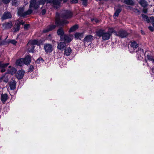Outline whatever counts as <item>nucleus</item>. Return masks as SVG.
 Returning a JSON list of instances; mask_svg holds the SVG:
<instances>
[{"label": "nucleus", "instance_id": "1", "mask_svg": "<svg viewBox=\"0 0 154 154\" xmlns=\"http://www.w3.org/2000/svg\"><path fill=\"white\" fill-rule=\"evenodd\" d=\"M62 0H38L39 5H43L46 2L47 5H51L54 8H57L60 6Z\"/></svg>", "mask_w": 154, "mask_h": 154}, {"label": "nucleus", "instance_id": "2", "mask_svg": "<svg viewBox=\"0 0 154 154\" xmlns=\"http://www.w3.org/2000/svg\"><path fill=\"white\" fill-rule=\"evenodd\" d=\"M96 35L99 37H102V39L106 40L109 39L111 34L107 32H105L103 29H100L97 32Z\"/></svg>", "mask_w": 154, "mask_h": 154}, {"label": "nucleus", "instance_id": "3", "mask_svg": "<svg viewBox=\"0 0 154 154\" xmlns=\"http://www.w3.org/2000/svg\"><path fill=\"white\" fill-rule=\"evenodd\" d=\"M39 45V42H38L36 40H33L29 41L27 44V46L29 47V52H33L34 48V45Z\"/></svg>", "mask_w": 154, "mask_h": 154}, {"label": "nucleus", "instance_id": "4", "mask_svg": "<svg viewBox=\"0 0 154 154\" xmlns=\"http://www.w3.org/2000/svg\"><path fill=\"white\" fill-rule=\"evenodd\" d=\"M24 9L23 8H20L18 9L17 13L20 17H24L26 15L30 14L32 12V10L29 9L27 11L24 12Z\"/></svg>", "mask_w": 154, "mask_h": 154}, {"label": "nucleus", "instance_id": "5", "mask_svg": "<svg viewBox=\"0 0 154 154\" xmlns=\"http://www.w3.org/2000/svg\"><path fill=\"white\" fill-rule=\"evenodd\" d=\"M30 5L29 9H37L39 7V5L38 2H37L36 0H31L29 2Z\"/></svg>", "mask_w": 154, "mask_h": 154}, {"label": "nucleus", "instance_id": "6", "mask_svg": "<svg viewBox=\"0 0 154 154\" xmlns=\"http://www.w3.org/2000/svg\"><path fill=\"white\" fill-rule=\"evenodd\" d=\"M72 37V35H64L63 36H61L60 39L61 41H63L65 43H69L71 41Z\"/></svg>", "mask_w": 154, "mask_h": 154}, {"label": "nucleus", "instance_id": "7", "mask_svg": "<svg viewBox=\"0 0 154 154\" xmlns=\"http://www.w3.org/2000/svg\"><path fill=\"white\" fill-rule=\"evenodd\" d=\"M94 37L91 35H89L86 36L83 39V42L85 45H88V43L91 42H92L94 39Z\"/></svg>", "mask_w": 154, "mask_h": 154}, {"label": "nucleus", "instance_id": "8", "mask_svg": "<svg viewBox=\"0 0 154 154\" xmlns=\"http://www.w3.org/2000/svg\"><path fill=\"white\" fill-rule=\"evenodd\" d=\"M24 23V22L21 19L17 20L15 23V26L14 27V31L17 32L19 31L20 29V25H23Z\"/></svg>", "mask_w": 154, "mask_h": 154}, {"label": "nucleus", "instance_id": "9", "mask_svg": "<svg viewBox=\"0 0 154 154\" xmlns=\"http://www.w3.org/2000/svg\"><path fill=\"white\" fill-rule=\"evenodd\" d=\"M128 35V34L127 32L124 30H120L118 32L116 33V35L122 38L126 37Z\"/></svg>", "mask_w": 154, "mask_h": 154}, {"label": "nucleus", "instance_id": "10", "mask_svg": "<svg viewBox=\"0 0 154 154\" xmlns=\"http://www.w3.org/2000/svg\"><path fill=\"white\" fill-rule=\"evenodd\" d=\"M72 16L71 11L68 10H65L63 12V17L64 18H69Z\"/></svg>", "mask_w": 154, "mask_h": 154}, {"label": "nucleus", "instance_id": "11", "mask_svg": "<svg viewBox=\"0 0 154 154\" xmlns=\"http://www.w3.org/2000/svg\"><path fill=\"white\" fill-rule=\"evenodd\" d=\"M44 48L46 52L50 53L52 51V47L51 45L46 44L44 45Z\"/></svg>", "mask_w": 154, "mask_h": 154}, {"label": "nucleus", "instance_id": "12", "mask_svg": "<svg viewBox=\"0 0 154 154\" xmlns=\"http://www.w3.org/2000/svg\"><path fill=\"white\" fill-rule=\"evenodd\" d=\"M25 72L23 70H20L18 71L17 72L16 76L19 79H21L23 77Z\"/></svg>", "mask_w": 154, "mask_h": 154}, {"label": "nucleus", "instance_id": "13", "mask_svg": "<svg viewBox=\"0 0 154 154\" xmlns=\"http://www.w3.org/2000/svg\"><path fill=\"white\" fill-rule=\"evenodd\" d=\"M56 23L57 25H63L64 24H67L68 22L66 20H63L60 21L59 19L57 18L56 20Z\"/></svg>", "mask_w": 154, "mask_h": 154}, {"label": "nucleus", "instance_id": "14", "mask_svg": "<svg viewBox=\"0 0 154 154\" xmlns=\"http://www.w3.org/2000/svg\"><path fill=\"white\" fill-rule=\"evenodd\" d=\"M56 27L55 25H51L48 26L43 31L44 33H46L51 31L54 29Z\"/></svg>", "mask_w": 154, "mask_h": 154}, {"label": "nucleus", "instance_id": "15", "mask_svg": "<svg viewBox=\"0 0 154 154\" xmlns=\"http://www.w3.org/2000/svg\"><path fill=\"white\" fill-rule=\"evenodd\" d=\"M9 64V63H3L2 62H0V68L1 69V72H3L5 71V68L7 67Z\"/></svg>", "mask_w": 154, "mask_h": 154}, {"label": "nucleus", "instance_id": "16", "mask_svg": "<svg viewBox=\"0 0 154 154\" xmlns=\"http://www.w3.org/2000/svg\"><path fill=\"white\" fill-rule=\"evenodd\" d=\"M11 15L10 12H5L3 15L2 19V20H5L11 18Z\"/></svg>", "mask_w": 154, "mask_h": 154}, {"label": "nucleus", "instance_id": "17", "mask_svg": "<svg viewBox=\"0 0 154 154\" xmlns=\"http://www.w3.org/2000/svg\"><path fill=\"white\" fill-rule=\"evenodd\" d=\"M66 46L65 42H61L58 43L57 48L58 49L63 51Z\"/></svg>", "mask_w": 154, "mask_h": 154}, {"label": "nucleus", "instance_id": "18", "mask_svg": "<svg viewBox=\"0 0 154 154\" xmlns=\"http://www.w3.org/2000/svg\"><path fill=\"white\" fill-rule=\"evenodd\" d=\"M72 52V50L69 47L65 48L64 51V54L66 56H69Z\"/></svg>", "mask_w": 154, "mask_h": 154}, {"label": "nucleus", "instance_id": "19", "mask_svg": "<svg viewBox=\"0 0 154 154\" xmlns=\"http://www.w3.org/2000/svg\"><path fill=\"white\" fill-rule=\"evenodd\" d=\"M3 27L5 29H8L11 28L12 24L11 22H6L2 24Z\"/></svg>", "mask_w": 154, "mask_h": 154}, {"label": "nucleus", "instance_id": "20", "mask_svg": "<svg viewBox=\"0 0 154 154\" xmlns=\"http://www.w3.org/2000/svg\"><path fill=\"white\" fill-rule=\"evenodd\" d=\"M24 64L28 65L31 62V57L29 55H27L25 58H23Z\"/></svg>", "mask_w": 154, "mask_h": 154}, {"label": "nucleus", "instance_id": "21", "mask_svg": "<svg viewBox=\"0 0 154 154\" xmlns=\"http://www.w3.org/2000/svg\"><path fill=\"white\" fill-rule=\"evenodd\" d=\"M17 71L16 69L14 67L11 68V66H9V69L8 70V73L13 75Z\"/></svg>", "mask_w": 154, "mask_h": 154}, {"label": "nucleus", "instance_id": "22", "mask_svg": "<svg viewBox=\"0 0 154 154\" xmlns=\"http://www.w3.org/2000/svg\"><path fill=\"white\" fill-rule=\"evenodd\" d=\"M16 84V82L14 80H13L10 82L9 85L11 90H14L15 89Z\"/></svg>", "mask_w": 154, "mask_h": 154}, {"label": "nucleus", "instance_id": "23", "mask_svg": "<svg viewBox=\"0 0 154 154\" xmlns=\"http://www.w3.org/2000/svg\"><path fill=\"white\" fill-rule=\"evenodd\" d=\"M8 98V96L6 94H2L1 95V99L3 103H4Z\"/></svg>", "mask_w": 154, "mask_h": 154}, {"label": "nucleus", "instance_id": "24", "mask_svg": "<svg viewBox=\"0 0 154 154\" xmlns=\"http://www.w3.org/2000/svg\"><path fill=\"white\" fill-rule=\"evenodd\" d=\"M24 59L23 58H22L20 59L17 60L16 62V64L17 65L21 66L24 64Z\"/></svg>", "mask_w": 154, "mask_h": 154}, {"label": "nucleus", "instance_id": "25", "mask_svg": "<svg viewBox=\"0 0 154 154\" xmlns=\"http://www.w3.org/2000/svg\"><path fill=\"white\" fill-rule=\"evenodd\" d=\"M130 45L131 47L133 48L134 50L136 49L138 46V45L135 41L131 42Z\"/></svg>", "mask_w": 154, "mask_h": 154}, {"label": "nucleus", "instance_id": "26", "mask_svg": "<svg viewBox=\"0 0 154 154\" xmlns=\"http://www.w3.org/2000/svg\"><path fill=\"white\" fill-rule=\"evenodd\" d=\"M139 3L144 8L146 7L148 5L147 2L145 0H140Z\"/></svg>", "mask_w": 154, "mask_h": 154}, {"label": "nucleus", "instance_id": "27", "mask_svg": "<svg viewBox=\"0 0 154 154\" xmlns=\"http://www.w3.org/2000/svg\"><path fill=\"white\" fill-rule=\"evenodd\" d=\"M124 2L128 5H134V2L133 0H124Z\"/></svg>", "mask_w": 154, "mask_h": 154}, {"label": "nucleus", "instance_id": "28", "mask_svg": "<svg viewBox=\"0 0 154 154\" xmlns=\"http://www.w3.org/2000/svg\"><path fill=\"white\" fill-rule=\"evenodd\" d=\"M64 31L63 29L61 28H59L57 31V33L58 35H60V37L62 36H63Z\"/></svg>", "mask_w": 154, "mask_h": 154}, {"label": "nucleus", "instance_id": "29", "mask_svg": "<svg viewBox=\"0 0 154 154\" xmlns=\"http://www.w3.org/2000/svg\"><path fill=\"white\" fill-rule=\"evenodd\" d=\"M75 38H76L78 39L82 38L83 36V34L79 32H76L74 34Z\"/></svg>", "mask_w": 154, "mask_h": 154}, {"label": "nucleus", "instance_id": "30", "mask_svg": "<svg viewBox=\"0 0 154 154\" xmlns=\"http://www.w3.org/2000/svg\"><path fill=\"white\" fill-rule=\"evenodd\" d=\"M141 16L142 17L144 20L147 21L148 23H149L150 22V18L149 19L147 16L143 14H141Z\"/></svg>", "mask_w": 154, "mask_h": 154}, {"label": "nucleus", "instance_id": "31", "mask_svg": "<svg viewBox=\"0 0 154 154\" xmlns=\"http://www.w3.org/2000/svg\"><path fill=\"white\" fill-rule=\"evenodd\" d=\"M78 28V26L77 25H75L72 27L69 30V32H73L76 29H77Z\"/></svg>", "mask_w": 154, "mask_h": 154}, {"label": "nucleus", "instance_id": "32", "mask_svg": "<svg viewBox=\"0 0 154 154\" xmlns=\"http://www.w3.org/2000/svg\"><path fill=\"white\" fill-rule=\"evenodd\" d=\"M20 0H12V5L15 6H17L19 4Z\"/></svg>", "mask_w": 154, "mask_h": 154}, {"label": "nucleus", "instance_id": "33", "mask_svg": "<svg viewBox=\"0 0 154 154\" xmlns=\"http://www.w3.org/2000/svg\"><path fill=\"white\" fill-rule=\"evenodd\" d=\"M126 7H127V9H128V8H129L131 10H133L134 12L136 13H138V14L140 13V11L139 10L137 9L134 8L132 7L129 6H126Z\"/></svg>", "mask_w": 154, "mask_h": 154}, {"label": "nucleus", "instance_id": "34", "mask_svg": "<svg viewBox=\"0 0 154 154\" xmlns=\"http://www.w3.org/2000/svg\"><path fill=\"white\" fill-rule=\"evenodd\" d=\"M107 32L109 33L110 34H111V35L112 33L113 32L115 33L116 35V33H117L116 31L114 30V29L112 27L109 28L108 31Z\"/></svg>", "mask_w": 154, "mask_h": 154}, {"label": "nucleus", "instance_id": "35", "mask_svg": "<svg viewBox=\"0 0 154 154\" xmlns=\"http://www.w3.org/2000/svg\"><path fill=\"white\" fill-rule=\"evenodd\" d=\"M121 11V10L120 9H117L114 15V17H116L118 16L119 13Z\"/></svg>", "mask_w": 154, "mask_h": 154}, {"label": "nucleus", "instance_id": "36", "mask_svg": "<svg viewBox=\"0 0 154 154\" xmlns=\"http://www.w3.org/2000/svg\"><path fill=\"white\" fill-rule=\"evenodd\" d=\"M147 58L148 60L150 61H151L152 62L153 64V61H154V59H153V57L151 56L150 55H147Z\"/></svg>", "mask_w": 154, "mask_h": 154}, {"label": "nucleus", "instance_id": "37", "mask_svg": "<svg viewBox=\"0 0 154 154\" xmlns=\"http://www.w3.org/2000/svg\"><path fill=\"white\" fill-rule=\"evenodd\" d=\"M43 59L42 58H41L38 59L36 61V62L37 63H41L43 62Z\"/></svg>", "mask_w": 154, "mask_h": 154}, {"label": "nucleus", "instance_id": "38", "mask_svg": "<svg viewBox=\"0 0 154 154\" xmlns=\"http://www.w3.org/2000/svg\"><path fill=\"white\" fill-rule=\"evenodd\" d=\"M150 22L152 23L153 27H154V17H150Z\"/></svg>", "mask_w": 154, "mask_h": 154}, {"label": "nucleus", "instance_id": "39", "mask_svg": "<svg viewBox=\"0 0 154 154\" xmlns=\"http://www.w3.org/2000/svg\"><path fill=\"white\" fill-rule=\"evenodd\" d=\"M82 4L84 6H86L87 5L88 0H82Z\"/></svg>", "mask_w": 154, "mask_h": 154}, {"label": "nucleus", "instance_id": "40", "mask_svg": "<svg viewBox=\"0 0 154 154\" xmlns=\"http://www.w3.org/2000/svg\"><path fill=\"white\" fill-rule=\"evenodd\" d=\"M33 69V66L32 65H30L29 66V68L28 69V72H31L32 71Z\"/></svg>", "mask_w": 154, "mask_h": 154}, {"label": "nucleus", "instance_id": "41", "mask_svg": "<svg viewBox=\"0 0 154 154\" xmlns=\"http://www.w3.org/2000/svg\"><path fill=\"white\" fill-rule=\"evenodd\" d=\"M91 21L93 23H97L98 22L99 20L97 19H91Z\"/></svg>", "mask_w": 154, "mask_h": 154}, {"label": "nucleus", "instance_id": "42", "mask_svg": "<svg viewBox=\"0 0 154 154\" xmlns=\"http://www.w3.org/2000/svg\"><path fill=\"white\" fill-rule=\"evenodd\" d=\"M78 0H72L70 1V2L71 4H75L78 3Z\"/></svg>", "mask_w": 154, "mask_h": 154}, {"label": "nucleus", "instance_id": "43", "mask_svg": "<svg viewBox=\"0 0 154 154\" xmlns=\"http://www.w3.org/2000/svg\"><path fill=\"white\" fill-rule=\"evenodd\" d=\"M11 0H2V1L3 3L5 4H7L9 3Z\"/></svg>", "mask_w": 154, "mask_h": 154}, {"label": "nucleus", "instance_id": "44", "mask_svg": "<svg viewBox=\"0 0 154 154\" xmlns=\"http://www.w3.org/2000/svg\"><path fill=\"white\" fill-rule=\"evenodd\" d=\"M10 42L14 44V45H16V44L17 43V42L15 40H11L10 41Z\"/></svg>", "mask_w": 154, "mask_h": 154}, {"label": "nucleus", "instance_id": "45", "mask_svg": "<svg viewBox=\"0 0 154 154\" xmlns=\"http://www.w3.org/2000/svg\"><path fill=\"white\" fill-rule=\"evenodd\" d=\"M148 28L151 31H153V28L151 26H149L148 27Z\"/></svg>", "mask_w": 154, "mask_h": 154}, {"label": "nucleus", "instance_id": "46", "mask_svg": "<svg viewBox=\"0 0 154 154\" xmlns=\"http://www.w3.org/2000/svg\"><path fill=\"white\" fill-rule=\"evenodd\" d=\"M29 26V24L25 25L24 26V28L25 29H27Z\"/></svg>", "mask_w": 154, "mask_h": 154}, {"label": "nucleus", "instance_id": "47", "mask_svg": "<svg viewBox=\"0 0 154 154\" xmlns=\"http://www.w3.org/2000/svg\"><path fill=\"white\" fill-rule=\"evenodd\" d=\"M46 13V10L45 9L43 10L42 11V13L43 15H44Z\"/></svg>", "mask_w": 154, "mask_h": 154}, {"label": "nucleus", "instance_id": "48", "mask_svg": "<svg viewBox=\"0 0 154 154\" xmlns=\"http://www.w3.org/2000/svg\"><path fill=\"white\" fill-rule=\"evenodd\" d=\"M138 52L139 53H140V54H141L142 53H143V49H140V50H139Z\"/></svg>", "mask_w": 154, "mask_h": 154}, {"label": "nucleus", "instance_id": "49", "mask_svg": "<svg viewBox=\"0 0 154 154\" xmlns=\"http://www.w3.org/2000/svg\"><path fill=\"white\" fill-rule=\"evenodd\" d=\"M143 11L144 13H146L147 12V10L146 9L144 8L143 10Z\"/></svg>", "mask_w": 154, "mask_h": 154}, {"label": "nucleus", "instance_id": "50", "mask_svg": "<svg viewBox=\"0 0 154 154\" xmlns=\"http://www.w3.org/2000/svg\"><path fill=\"white\" fill-rule=\"evenodd\" d=\"M4 81L5 82H7L8 81V78L6 79H5L4 80Z\"/></svg>", "mask_w": 154, "mask_h": 154}, {"label": "nucleus", "instance_id": "51", "mask_svg": "<svg viewBox=\"0 0 154 154\" xmlns=\"http://www.w3.org/2000/svg\"><path fill=\"white\" fill-rule=\"evenodd\" d=\"M153 64L154 65V61H153ZM151 70H152L153 73H154V68H152V69Z\"/></svg>", "mask_w": 154, "mask_h": 154}, {"label": "nucleus", "instance_id": "52", "mask_svg": "<svg viewBox=\"0 0 154 154\" xmlns=\"http://www.w3.org/2000/svg\"><path fill=\"white\" fill-rule=\"evenodd\" d=\"M4 76H3L2 77H0V82L2 81V80L4 78Z\"/></svg>", "mask_w": 154, "mask_h": 154}, {"label": "nucleus", "instance_id": "53", "mask_svg": "<svg viewBox=\"0 0 154 154\" xmlns=\"http://www.w3.org/2000/svg\"><path fill=\"white\" fill-rule=\"evenodd\" d=\"M68 0H63L64 2H67ZM61 1H62V0ZM61 2H62V1H61Z\"/></svg>", "mask_w": 154, "mask_h": 154}, {"label": "nucleus", "instance_id": "54", "mask_svg": "<svg viewBox=\"0 0 154 154\" xmlns=\"http://www.w3.org/2000/svg\"><path fill=\"white\" fill-rule=\"evenodd\" d=\"M96 0L97 1H101L102 0Z\"/></svg>", "mask_w": 154, "mask_h": 154}, {"label": "nucleus", "instance_id": "55", "mask_svg": "<svg viewBox=\"0 0 154 154\" xmlns=\"http://www.w3.org/2000/svg\"><path fill=\"white\" fill-rule=\"evenodd\" d=\"M1 39V38L0 37V40Z\"/></svg>", "mask_w": 154, "mask_h": 154}]
</instances>
